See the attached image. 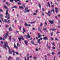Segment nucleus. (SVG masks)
Listing matches in <instances>:
<instances>
[{
    "label": "nucleus",
    "mask_w": 60,
    "mask_h": 60,
    "mask_svg": "<svg viewBox=\"0 0 60 60\" xmlns=\"http://www.w3.org/2000/svg\"><path fill=\"white\" fill-rule=\"evenodd\" d=\"M52 11L54 13H55V10L54 9H52Z\"/></svg>",
    "instance_id": "nucleus-31"
},
{
    "label": "nucleus",
    "mask_w": 60,
    "mask_h": 60,
    "mask_svg": "<svg viewBox=\"0 0 60 60\" xmlns=\"http://www.w3.org/2000/svg\"><path fill=\"white\" fill-rule=\"evenodd\" d=\"M36 51H38V49L37 48H36Z\"/></svg>",
    "instance_id": "nucleus-53"
},
{
    "label": "nucleus",
    "mask_w": 60,
    "mask_h": 60,
    "mask_svg": "<svg viewBox=\"0 0 60 60\" xmlns=\"http://www.w3.org/2000/svg\"><path fill=\"white\" fill-rule=\"evenodd\" d=\"M39 31L40 32V33H42V31L41 30H39Z\"/></svg>",
    "instance_id": "nucleus-64"
},
{
    "label": "nucleus",
    "mask_w": 60,
    "mask_h": 60,
    "mask_svg": "<svg viewBox=\"0 0 60 60\" xmlns=\"http://www.w3.org/2000/svg\"><path fill=\"white\" fill-rule=\"evenodd\" d=\"M13 1V0H10V2L11 3H12Z\"/></svg>",
    "instance_id": "nucleus-36"
},
{
    "label": "nucleus",
    "mask_w": 60,
    "mask_h": 60,
    "mask_svg": "<svg viewBox=\"0 0 60 60\" xmlns=\"http://www.w3.org/2000/svg\"><path fill=\"white\" fill-rule=\"evenodd\" d=\"M4 37L3 38V40H5V39L6 38H7V36H5L4 35Z\"/></svg>",
    "instance_id": "nucleus-8"
},
{
    "label": "nucleus",
    "mask_w": 60,
    "mask_h": 60,
    "mask_svg": "<svg viewBox=\"0 0 60 60\" xmlns=\"http://www.w3.org/2000/svg\"><path fill=\"white\" fill-rule=\"evenodd\" d=\"M17 46L18 47H19V46H20V45H19V43H17Z\"/></svg>",
    "instance_id": "nucleus-22"
},
{
    "label": "nucleus",
    "mask_w": 60,
    "mask_h": 60,
    "mask_svg": "<svg viewBox=\"0 0 60 60\" xmlns=\"http://www.w3.org/2000/svg\"><path fill=\"white\" fill-rule=\"evenodd\" d=\"M51 48V47H50V46H48V47L47 48V49H50Z\"/></svg>",
    "instance_id": "nucleus-54"
},
{
    "label": "nucleus",
    "mask_w": 60,
    "mask_h": 60,
    "mask_svg": "<svg viewBox=\"0 0 60 60\" xmlns=\"http://www.w3.org/2000/svg\"><path fill=\"white\" fill-rule=\"evenodd\" d=\"M16 60H19V58L17 57L16 58Z\"/></svg>",
    "instance_id": "nucleus-45"
},
{
    "label": "nucleus",
    "mask_w": 60,
    "mask_h": 60,
    "mask_svg": "<svg viewBox=\"0 0 60 60\" xmlns=\"http://www.w3.org/2000/svg\"><path fill=\"white\" fill-rule=\"evenodd\" d=\"M1 43H2V44H4V42H3L2 41H1Z\"/></svg>",
    "instance_id": "nucleus-63"
},
{
    "label": "nucleus",
    "mask_w": 60,
    "mask_h": 60,
    "mask_svg": "<svg viewBox=\"0 0 60 60\" xmlns=\"http://www.w3.org/2000/svg\"><path fill=\"white\" fill-rule=\"evenodd\" d=\"M8 13V10H7L6 13V16H5V18H8V19H9L10 18V14Z\"/></svg>",
    "instance_id": "nucleus-2"
},
{
    "label": "nucleus",
    "mask_w": 60,
    "mask_h": 60,
    "mask_svg": "<svg viewBox=\"0 0 60 60\" xmlns=\"http://www.w3.org/2000/svg\"><path fill=\"white\" fill-rule=\"evenodd\" d=\"M19 32L18 31H17L15 32V34H17L18 33H19Z\"/></svg>",
    "instance_id": "nucleus-27"
},
{
    "label": "nucleus",
    "mask_w": 60,
    "mask_h": 60,
    "mask_svg": "<svg viewBox=\"0 0 60 60\" xmlns=\"http://www.w3.org/2000/svg\"><path fill=\"white\" fill-rule=\"evenodd\" d=\"M52 49H55V47H54V46H53L52 47Z\"/></svg>",
    "instance_id": "nucleus-52"
},
{
    "label": "nucleus",
    "mask_w": 60,
    "mask_h": 60,
    "mask_svg": "<svg viewBox=\"0 0 60 60\" xmlns=\"http://www.w3.org/2000/svg\"><path fill=\"white\" fill-rule=\"evenodd\" d=\"M21 38L23 40H24V38H23V37L22 36H21Z\"/></svg>",
    "instance_id": "nucleus-25"
},
{
    "label": "nucleus",
    "mask_w": 60,
    "mask_h": 60,
    "mask_svg": "<svg viewBox=\"0 0 60 60\" xmlns=\"http://www.w3.org/2000/svg\"><path fill=\"white\" fill-rule=\"evenodd\" d=\"M49 22L51 24H53L54 23V22L53 21H50V20L49 21Z\"/></svg>",
    "instance_id": "nucleus-6"
},
{
    "label": "nucleus",
    "mask_w": 60,
    "mask_h": 60,
    "mask_svg": "<svg viewBox=\"0 0 60 60\" xmlns=\"http://www.w3.org/2000/svg\"><path fill=\"white\" fill-rule=\"evenodd\" d=\"M40 39H39L38 41V43L39 44H41V42H40Z\"/></svg>",
    "instance_id": "nucleus-13"
},
{
    "label": "nucleus",
    "mask_w": 60,
    "mask_h": 60,
    "mask_svg": "<svg viewBox=\"0 0 60 60\" xmlns=\"http://www.w3.org/2000/svg\"><path fill=\"white\" fill-rule=\"evenodd\" d=\"M48 5L49 7H50V4L49 2L48 3Z\"/></svg>",
    "instance_id": "nucleus-29"
},
{
    "label": "nucleus",
    "mask_w": 60,
    "mask_h": 60,
    "mask_svg": "<svg viewBox=\"0 0 60 60\" xmlns=\"http://www.w3.org/2000/svg\"><path fill=\"white\" fill-rule=\"evenodd\" d=\"M16 54H17V55H19V53L18 52H15V53Z\"/></svg>",
    "instance_id": "nucleus-50"
},
{
    "label": "nucleus",
    "mask_w": 60,
    "mask_h": 60,
    "mask_svg": "<svg viewBox=\"0 0 60 60\" xmlns=\"http://www.w3.org/2000/svg\"><path fill=\"white\" fill-rule=\"evenodd\" d=\"M24 43L27 46L28 45V44L27 43V41L26 40H24Z\"/></svg>",
    "instance_id": "nucleus-5"
},
{
    "label": "nucleus",
    "mask_w": 60,
    "mask_h": 60,
    "mask_svg": "<svg viewBox=\"0 0 60 60\" xmlns=\"http://www.w3.org/2000/svg\"><path fill=\"white\" fill-rule=\"evenodd\" d=\"M4 7L5 9H7V7L5 6H4Z\"/></svg>",
    "instance_id": "nucleus-49"
},
{
    "label": "nucleus",
    "mask_w": 60,
    "mask_h": 60,
    "mask_svg": "<svg viewBox=\"0 0 60 60\" xmlns=\"http://www.w3.org/2000/svg\"><path fill=\"white\" fill-rule=\"evenodd\" d=\"M35 22V21L34 22H31L30 23L31 24H33V23H34Z\"/></svg>",
    "instance_id": "nucleus-32"
},
{
    "label": "nucleus",
    "mask_w": 60,
    "mask_h": 60,
    "mask_svg": "<svg viewBox=\"0 0 60 60\" xmlns=\"http://www.w3.org/2000/svg\"><path fill=\"white\" fill-rule=\"evenodd\" d=\"M12 51L13 53H16V52H15V51H14V50L13 49L12 50Z\"/></svg>",
    "instance_id": "nucleus-33"
},
{
    "label": "nucleus",
    "mask_w": 60,
    "mask_h": 60,
    "mask_svg": "<svg viewBox=\"0 0 60 60\" xmlns=\"http://www.w3.org/2000/svg\"><path fill=\"white\" fill-rule=\"evenodd\" d=\"M6 4H7V5H8L9 6L10 5V4H9L8 3V2H6Z\"/></svg>",
    "instance_id": "nucleus-23"
},
{
    "label": "nucleus",
    "mask_w": 60,
    "mask_h": 60,
    "mask_svg": "<svg viewBox=\"0 0 60 60\" xmlns=\"http://www.w3.org/2000/svg\"><path fill=\"white\" fill-rule=\"evenodd\" d=\"M14 48L15 49H18V47L16 46V45L15 44H14Z\"/></svg>",
    "instance_id": "nucleus-10"
},
{
    "label": "nucleus",
    "mask_w": 60,
    "mask_h": 60,
    "mask_svg": "<svg viewBox=\"0 0 60 60\" xmlns=\"http://www.w3.org/2000/svg\"><path fill=\"white\" fill-rule=\"evenodd\" d=\"M38 6L40 8V9H41V4H40V3L39 4Z\"/></svg>",
    "instance_id": "nucleus-16"
},
{
    "label": "nucleus",
    "mask_w": 60,
    "mask_h": 60,
    "mask_svg": "<svg viewBox=\"0 0 60 60\" xmlns=\"http://www.w3.org/2000/svg\"><path fill=\"white\" fill-rule=\"evenodd\" d=\"M42 10L43 11H45V9L44 8H43L42 9Z\"/></svg>",
    "instance_id": "nucleus-35"
},
{
    "label": "nucleus",
    "mask_w": 60,
    "mask_h": 60,
    "mask_svg": "<svg viewBox=\"0 0 60 60\" xmlns=\"http://www.w3.org/2000/svg\"><path fill=\"white\" fill-rule=\"evenodd\" d=\"M4 36H7H7H9V35H8V34L7 33H6V35H4Z\"/></svg>",
    "instance_id": "nucleus-18"
},
{
    "label": "nucleus",
    "mask_w": 60,
    "mask_h": 60,
    "mask_svg": "<svg viewBox=\"0 0 60 60\" xmlns=\"http://www.w3.org/2000/svg\"><path fill=\"white\" fill-rule=\"evenodd\" d=\"M53 32H52V33L51 34V36H52L53 35Z\"/></svg>",
    "instance_id": "nucleus-40"
},
{
    "label": "nucleus",
    "mask_w": 60,
    "mask_h": 60,
    "mask_svg": "<svg viewBox=\"0 0 60 60\" xmlns=\"http://www.w3.org/2000/svg\"><path fill=\"white\" fill-rule=\"evenodd\" d=\"M11 59H12V57L11 56H10L8 57V60H10Z\"/></svg>",
    "instance_id": "nucleus-12"
},
{
    "label": "nucleus",
    "mask_w": 60,
    "mask_h": 60,
    "mask_svg": "<svg viewBox=\"0 0 60 60\" xmlns=\"http://www.w3.org/2000/svg\"><path fill=\"white\" fill-rule=\"evenodd\" d=\"M41 36V35H39L38 36V38H40Z\"/></svg>",
    "instance_id": "nucleus-62"
},
{
    "label": "nucleus",
    "mask_w": 60,
    "mask_h": 60,
    "mask_svg": "<svg viewBox=\"0 0 60 60\" xmlns=\"http://www.w3.org/2000/svg\"><path fill=\"white\" fill-rule=\"evenodd\" d=\"M4 22L5 23H6L7 22V20L6 19H4Z\"/></svg>",
    "instance_id": "nucleus-20"
},
{
    "label": "nucleus",
    "mask_w": 60,
    "mask_h": 60,
    "mask_svg": "<svg viewBox=\"0 0 60 60\" xmlns=\"http://www.w3.org/2000/svg\"><path fill=\"white\" fill-rule=\"evenodd\" d=\"M9 54H12V52L10 51H9Z\"/></svg>",
    "instance_id": "nucleus-30"
},
{
    "label": "nucleus",
    "mask_w": 60,
    "mask_h": 60,
    "mask_svg": "<svg viewBox=\"0 0 60 60\" xmlns=\"http://www.w3.org/2000/svg\"><path fill=\"white\" fill-rule=\"evenodd\" d=\"M23 31L22 32L23 34H24V32H25L26 31L25 30V29L23 27Z\"/></svg>",
    "instance_id": "nucleus-9"
},
{
    "label": "nucleus",
    "mask_w": 60,
    "mask_h": 60,
    "mask_svg": "<svg viewBox=\"0 0 60 60\" xmlns=\"http://www.w3.org/2000/svg\"><path fill=\"white\" fill-rule=\"evenodd\" d=\"M55 4H56L57 5H58V4H57V3H56V2H55Z\"/></svg>",
    "instance_id": "nucleus-47"
},
{
    "label": "nucleus",
    "mask_w": 60,
    "mask_h": 60,
    "mask_svg": "<svg viewBox=\"0 0 60 60\" xmlns=\"http://www.w3.org/2000/svg\"><path fill=\"white\" fill-rule=\"evenodd\" d=\"M21 4V3H20V2H18L17 4L18 5H20V4Z\"/></svg>",
    "instance_id": "nucleus-24"
},
{
    "label": "nucleus",
    "mask_w": 60,
    "mask_h": 60,
    "mask_svg": "<svg viewBox=\"0 0 60 60\" xmlns=\"http://www.w3.org/2000/svg\"><path fill=\"white\" fill-rule=\"evenodd\" d=\"M4 46L3 47L4 48V49H6V50H7V49L6 48V47H7L8 49H10V47L9 46H8V43H7V42H4Z\"/></svg>",
    "instance_id": "nucleus-1"
},
{
    "label": "nucleus",
    "mask_w": 60,
    "mask_h": 60,
    "mask_svg": "<svg viewBox=\"0 0 60 60\" xmlns=\"http://www.w3.org/2000/svg\"><path fill=\"white\" fill-rule=\"evenodd\" d=\"M27 37L28 38H30L31 37V36L29 35V33L27 34Z\"/></svg>",
    "instance_id": "nucleus-7"
},
{
    "label": "nucleus",
    "mask_w": 60,
    "mask_h": 60,
    "mask_svg": "<svg viewBox=\"0 0 60 60\" xmlns=\"http://www.w3.org/2000/svg\"><path fill=\"white\" fill-rule=\"evenodd\" d=\"M23 7H24L25 8V7H26L25 6V4H23Z\"/></svg>",
    "instance_id": "nucleus-56"
},
{
    "label": "nucleus",
    "mask_w": 60,
    "mask_h": 60,
    "mask_svg": "<svg viewBox=\"0 0 60 60\" xmlns=\"http://www.w3.org/2000/svg\"><path fill=\"white\" fill-rule=\"evenodd\" d=\"M33 15H37V14H36V13H34L33 14Z\"/></svg>",
    "instance_id": "nucleus-55"
},
{
    "label": "nucleus",
    "mask_w": 60,
    "mask_h": 60,
    "mask_svg": "<svg viewBox=\"0 0 60 60\" xmlns=\"http://www.w3.org/2000/svg\"><path fill=\"white\" fill-rule=\"evenodd\" d=\"M33 58H34V59H37V57H34Z\"/></svg>",
    "instance_id": "nucleus-60"
},
{
    "label": "nucleus",
    "mask_w": 60,
    "mask_h": 60,
    "mask_svg": "<svg viewBox=\"0 0 60 60\" xmlns=\"http://www.w3.org/2000/svg\"><path fill=\"white\" fill-rule=\"evenodd\" d=\"M46 14H48V15H49V16H50V15L48 13H46Z\"/></svg>",
    "instance_id": "nucleus-42"
},
{
    "label": "nucleus",
    "mask_w": 60,
    "mask_h": 60,
    "mask_svg": "<svg viewBox=\"0 0 60 60\" xmlns=\"http://www.w3.org/2000/svg\"><path fill=\"white\" fill-rule=\"evenodd\" d=\"M19 8L20 9H24V8H23V7L21 6V7H20L19 6Z\"/></svg>",
    "instance_id": "nucleus-15"
},
{
    "label": "nucleus",
    "mask_w": 60,
    "mask_h": 60,
    "mask_svg": "<svg viewBox=\"0 0 60 60\" xmlns=\"http://www.w3.org/2000/svg\"><path fill=\"white\" fill-rule=\"evenodd\" d=\"M9 40H10V41H11V36H10L9 37Z\"/></svg>",
    "instance_id": "nucleus-19"
},
{
    "label": "nucleus",
    "mask_w": 60,
    "mask_h": 60,
    "mask_svg": "<svg viewBox=\"0 0 60 60\" xmlns=\"http://www.w3.org/2000/svg\"><path fill=\"white\" fill-rule=\"evenodd\" d=\"M7 22L8 24H10V20H8Z\"/></svg>",
    "instance_id": "nucleus-17"
},
{
    "label": "nucleus",
    "mask_w": 60,
    "mask_h": 60,
    "mask_svg": "<svg viewBox=\"0 0 60 60\" xmlns=\"http://www.w3.org/2000/svg\"><path fill=\"white\" fill-rule=\"evenodd\" d=\"M55 12L56 13H58V11H57V10H56L55 11Z\"/></svg>",
    "instance_id": "nucleus-61"
},
{
    "label": "nucleus",
    "mask_w": 60,
    "mask_h": 60,
    "mask_svg": "<svg viewBox=\"0 0 60 60\" xmlns=\"http://www.w3.org/2000/svg\"><path fill=\"white\" fill-rule=\"evenodd\" d=\"M21 26H20L19 27V29L20 30H21Z\"/></svg>",
    "instance_id": "nucleus-44"
},
{
    "label": "nucleus",
    "mask_w": 60,
    "mask_h": 60,
    "mask_svg": "<svg viewBox=\"0 0 60 60\" xmlns=\"http://www.w3.org/2000/svg\"><path fill=\"white\" fill-rule=\"evenodd\" d=\"M56 29H52V31H55V30H56Z\"/></svg>",
    "instance_id": "nucleus-28"
},
{
    "label": "nucleus",
    "mask_w": 60,
    "mask_h": 60,
    "mask_svg": "<svg viewBox=\"0 0 60 60\" xmlns=\"http://www.w3.org/2000/svg\"><path fill=\"white\" fill-rule=\"evenodd\" d=\"M25 26H28V24H27V23H26V22L25 23Z\"/></svg>",
    "instance_id": "nucleus-21"
},
{
    "label": "nucleus",
    "mask_w": 60,
    "mask_h": 60,
    "mask_svg": "<svg viewBox=\"0 0 60 60\" xmlns=\"http://www.w3.org/2000/svg\"><path fill=\"white\" fill-rule=\"evenodd\" d=\"M27 11H25V10L24 11V13H26V12H27Z\"/></svg>",
    "instance_id": "nucleus-48"
},
{
    "label": "nucleus",
    "mask_w": 60,
    "mask_h": 60,
    "mask_svg": "<svg viewBox=\"0 0 60 60\" xmlns=\"http://www.w3.org/2000/svg\"><path fill=\"white\" fill-rule=\"evenodd\" d=\"M52 55H54V52H52Z\"/></svg>",
    "instance_id": "nucleus-51"
},
{
    "label": "nucleus",
    "mask_w": 60,
    "mask_h": 60,
    "mask_svg": "<svg viewBox=\"0 0 60 60\" xmlns=\"http://www.w3.org/2000/svg\"><path fill=\"white\" fill-rule=\"evenodd\" d=\"M8 30L9 31H12V30H11V27H10L8 29Z\"/></svg>",
    "instance_id": "nucleus-14"
},
{
    "label": "nucleus",
    "mask_w": 60,
    "mask_h": 60,
    "mask_svg": "<svg viewBox=\"0 0 60 60\" xmlns=\"http://www.w3.org/2000/svg\"><path fill=\"white\" fill-rule=\"evenodd\" d=\"M31 43L32 44H33L34 45H36V44H34V42H33L32 41H31Z\"/></svg>",
    "instance_id": "nucleus-11"
},
{
    "label": "nucleus",
    "mask_w": 60,
    "mask_h": 60,
    "mask_svg": "<svg viewBox=\"0 0 60 60\" xmlns=\"http://www.w3.org/2000/svg\"><path fill=\"white\" fill-rule=\"evenodd\" d=\"M55 40H56V41H58V39H57V38H56L55 39Z\"/></svg>",
    "instance_id": "nucleus-57"
},
{
    "label": "nucleus",
    "mask_w": 60,
    "mask_h": 60,
    "mask_svg": "<svg viewBox=\"0 0 60 60\" xmlns=\"http://www.w3.org/2000/svg\"><path fill=\"white\" fill-rule=\"evenodd\" d=\"M14 8H17V7L15 6H14Z\"/></svg>",
    "instance_id": "nucleus-46"
},
{
    "label": "nucleus",
    "mask_w": 60,
    "mask_h": 60,
    "mask_svg": "<svg viewBox=\"0 0 60 60\" xmlns=\"http://www.w3.org/2000/svg\"><path fill=\"white\" fill-rule=\"evenodd\" d=\"M40 26H42V23H41L40 24Z\"/></svg>",
    "instance_id": "nucleus-41"
},
{
    "label": "nucleus",
    "mask_w": 60,
    "mask_h": 60,
    "mask_svg": "<svg viewBox=\"0 0 60 60\" xmlns=\"http://www.w3.org/2000/svg\"><path fill=\"white\" fill-rule=\"evenodd\" d=\"M27 60H29V57H28V56H27Z\"/></svg>",
    "instance_id": "nucleus-59"
},
{
    "label": "nucleus",
    "mask_w": 60,
    "mask_h": 60,
    "mask_svg": "<svg viewBox=\"0 0 60 60\" xmlns=\"http://www.w3.org/2000/svg\"><path fill=\"white\" fill-rule=\"evenodd\" d=\"M38 30L39 31L41 30V28H40V27H39L38 28Z\"/></svg>",
    "instance_id": "nucleus-34"
},
{
    "label": "nucleus",
    "mask_w": 60,
    "mask_h": 60,
    "mask_svg": "<svg viewBox=\"0 0 60 60\" xmlns=\"http://www.w3.org/2000/svg\"><path fill=\"white\" fill-rule=\"evenodd\" d=\"M0 12H3V11L2 10V9L0 8Z\"/></svg>",
    "instance_id": "nucleus-39"
},
{
    "label": "nucleus",
    "mask_w": 60,
    "mask_h": 60,
    "mask_svg": "<svg viewBox=\"0 0 60 60\" xmlns=\"http://www.w3.org/2000/svg\"><path fill=\"white\" fill-rule=\"evenodd\" d=\"M50 39H51V41H52V40H54V38H51Z\"/></svg>",
    "instance_id": "nucleus-38"
},
{
    "label": "nucleus",
    "mask_w": 60,
    "mask_h": 60,
    "mask_svg": "<svg viewBox=\"0 0 60 60\" xmlns=\"http://www.w3.org/2000/svg\"><path fill=\"white\" fill-rule=\"evenodd\" d=\"M42 15L43 16L44 15V13L43 12L42 13Z\"/></svg>",
    "instance_id": "nucleus-58"
},
{
    "label": "nucleus",
    "mask_w": 60,
    "mask_h": 60,
    "mask_svg": "<svg viewBox=\"0 0 60 60\" xmlns=\"http://www.w3.org/2000/svg\"><path fill=\"white\" fill-rule=\"evenodd\" d=\"M0 40H1V41H2V40H3V38H2V37H0Z\"/></svg>",
    "instance_id": "nucleus-37"
},
{
    "label": "nucleus",
    "mask_w": 60,
    "mask_h": 60,
    "mask_svg": "<svg viewBox=\"0 0 60 60\" xmlns=\"http://www.w3.org/2000/svg\"><path fill=\"white\" fill-rule=\"evenodd\" d=\"M43 40H48V38L47 37H44L43 38Z\"/></svg>",
    "instance_id": "nucleus-4"
},
{
    "label": "nucleus",
    "mask_w": 60,
    "mask_h": 60,
    "mask_svg": "<svg viewBox=\"0 0 60 60\" xmlns=\"http://www.w3.org/2000/svg\"><path fill=\"white\" fill-rule=\"evenodd\" d=\"M59 33H60V32L57 31V32L56 33V34H59Z\"/></svg>",
    "instance_id": "nucleus-43"
},
{
    "label": "nucleus",
    "mask_w": 60,
    "mask_h": 60,
    "mask_svg": "<svg viewBox=\"0 0 60 60\" xmlns=\"http://www.w3.org/2000/svg\"><path fill=\"white\" fill-rule=\"evenodd\" d=\"M18 39L19 41H21V38H18Z\"/></svg>",
    "instance_id": "nucleus-26"
},
{
    "label": "nucleus",
    "mask_w": 60,
    "mask_h": 60,
    "mask_svg": "<svg viewBox=\"0 0 60 60\" xmlns=\"http://www.w3.org/2000/svg\"><path fill=\"white\" fill-rule=\"evenodd\" d=\"M43 30L44 31H46V32L47 33H48V30H47V29H46L44 28V27H43Z\"/></svg>",
    "instance_id": "nucleus-3"
}]
</instances>
